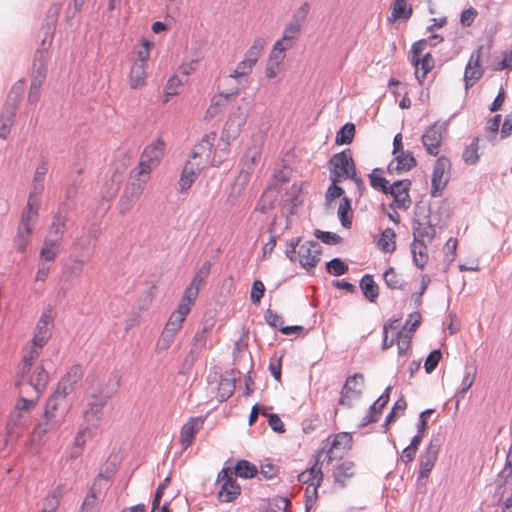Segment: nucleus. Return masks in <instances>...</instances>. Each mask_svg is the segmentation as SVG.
Returning <instances> with one entry per match:
<instances>
[{"instance_id": "28", "label": "nucleus", "mask_w": 512, "mask_h": 512, "mask_svg": "<svg viewBox=\"0 0 512 512\" xmlns=\"http://www.w3.org/2000/svg\"><path fill=\"white\" fill-rule=\"evenodd\" d=\"M39 211V198L29 194L26 208L24 209L21 217L20 226L33 229V224L36 222Z\"/></svg>"}, {"instance_id": "64", "label": "nucleus", "mask_w": 512, "mask_h": 512, "mask_svg": "<svg viewBox=\"0 0 512 512\" xmlns=\"http://www.w3.org/2000/svg\"><path fill=\"white\" fill-rule=\"evenodd\" d=\"M174 337H175L174 334H172L166 330H163L160 337L158 338V340L156 342V351L161 352V351H165L168 348H170V346L172 345V343L174 341Z\"/></svg>"}, {"instance_id": "7", "label": "nucleus", "mask_w": 512, "mask_h": 512, "mask_svg": "<svg viewBox=\"0 0 512 512\" xmlns=\"http://www.w3.org/2000/svg\"><path fill=\"white\" fill-rule=\"evenodd\" d=\"M450 171V160L444 156L439 157L436 160L431 180V195L433 197L440 196L445 189L450 179Z\"/></svg>"}, {"instance_id": "51", "label": "nucleus", "mask_w": 512, "mask_h": 512, "mask_svg": "<svg viewBox=\"0 0 512 512\" xmlns=\"http://www.w3.org/2000/svg\"><path fill=\"white\" fill-rule=\"evenodd\" d=\"M234 474L242 478H251L257 474V468L249 461L240 460L235 466Z\"/></svg>"}, {"instance_id": "56", "label": "nucleus", "mask_w": 512, "mask_h": 512, "mask_svg": "<svg viewBox=\"0 0 512 512\" xmlns=\"http://www.w3.org/2000/svg\"><path fill=\"white\" fill-rule=\"evenodd\" d=\"M64 231H65L64 220H62L61 218H56L51 224L47 238L61 244Z\"/></svg>"}, {"instance_id": "52", "label": "nucleus", "mask_w": 512, "mask_h": 512, "mask_svg": "<svg viewBox=\"0 0 512 512\" xmlns=\"http://www.w3.org/2000/svg\"><path fill=\"white\" fill-rule=\"evenodd\" d=\"M382 173L383 171L381 169H374L371 174H369L370 184L374 189L388 193V181L382 176Z\"/></svg>"}, {"instance_id": "4", "label": "nucleus", "mask_w": 512, "mask_h": 512, "mask_svg": "<svg viewBox=\"0 0 512 512\" xmlns=\"http://www.w3.org/2000/svg\"><path fill=\"white\" fill-rule=\"evenodd\" d=\"M265 45L266 42L263 38L255 39L246 51L244 58L229 73V77L238 82H240L242 79H247L251 75L255 65L260 59Z\"/></svg>"}, {"instance_id": "27", "label": "nucleus", "mask_w": 512, "mask_h": 512, "mask_svg": "<svg viewBox=\"0 0 512 512\" xmlns=\"http://www.w3.org/2000/svg\"><path fill=\"white\" fill-rule=\"evenodd\" d=\"M391 387H387L385 392L379 396V398L373 403V405L370 407L369 413L364 417L362 425H368L370 423L377 422L382 414L383 408L387 405L389 402V393H390Z\"/></svg>"}, {"instance_id": "3", "label": "nucleus", "mask_w": 512, "mask_h": 512, "mask_svg": "<svg viewBox=\"0 0 512 512\" xmlns=\"http://www.w3.org/2000/svg\"><path fill=\"white\" fill-rule=\"evenodd\" d=\"M329 171L331 182L351 179L359 188L363 186V181L357 174L356 165L349 149L332 156L329 161Z\"/></svg>"}, {"instance_id": "43", "label": "nucleus", "mask_w": 512, "mask_h": 512, "mask_svg": "<svg viewBox=\"0 0 512 512\" xmlns=\"http://www.w3.org/2000/svg\"><path fill=\"white\" fill-rule=\"evenodd\" d=\"M479 142V137H474L471 143L464 148L462 158L467 165H475L479 161Z\"/></svg>"}, {"instance_id": "57", "label": "nucleus", "mask_w": 512, "mask_h": 512, "mask_svg": "<svg viewBox=\"0 0 512 512\" xmlns=\"http://www.w3.org/2000/svg\"><path fill=\"white\" fill-rule=\"evenodd\" d=\"M32 228L28 227H22L19 226L17 237L15 239V245L17 247V250L20 252H24L29 241H30V235L32 233Z\"/></svg>"}, {"instance_id": "42", "label": "nucleus", "mask_w": 512, "mask_h": 512, "mask_svg": "<svg viewBox=\"0 0 512 512\" xmlns=\"http://www.w3.org/2000/svg\"><path fill=\"white\" fill-rule=\"evenodd\" d=\"M301 31H302V28L300 26H297L291 22H288L284 28L282 37L277 41L284 44L286 47L292 48L295 41L300 36Z\"/></svg>"}, {"instance_id": "19", "label": "nucleus", "mask_w": 512, "mask_h": 512, "mask_svg": "<svg viewBox=\"0 0 512 512\" xmlns=\"http://www.w3.org/2000/svg\"><path fill=\"white\" fill-rule=\"evenodd\" d=\"M239 94V90L232 93H218L215 94L210 101L208 108L205 111L204 118L212 120L224 111L230 100Z\"/></svg>"}, {"instance_id": "9", "label": "nucleus", "mask_w": 512, "mask_h": 512, "mask_svg": "<svg viewBox=\"0 0 512 512\" xmlns=\"http://www.w3.org/2000/svg\"><path fill=\"white\" fill-rule=\"evenodd\" d=\"M58 410V401L56 397H51L45 404L42 420L35 425L33 435L41 438L48 432L55 429L58 425L56 411Z\"/></svg>"}, {"instance_id": "13", "label": "nucleus", "mask_w": 512, "mask_h": 512, "mask_svg": "<svg viewBox=\"0 0 512 512\" xmlns=\"http://www.w3.org/2000/svg\"><path fill=\"white\" fill-rule=\"evenodd\" d=\"M483 48V46L478 47L470 55L464 72L466 89L472 87L483 76L484 70L481 66Z\"/></svg>"}, {"instance_id": "32", "label": "nucleus", "mask_w": 512, "mask_h": 512, "mask_svg": "<svg viewBox=\"0 0 512 512\" xmlns=\"http://www.w3.org/2000/svg\"><path fill=\"white\" fill-rule=\"evenodd\" d=\"M412 13L413 8L411 4H409V0H395L388 20L395 22L400 18L409 19Z\"/></svg>"}, {"instance_id": "18", "label": "nucleus", "mask_w": 512, "mask_h": 512, "mask_svg": "<svg viewBox=\"0 0 512 512\" xmlns=\"http://www.w3.org/2000/svg\"><path fill=\"white\" fill-rule=\"evenodd\" d=\"M146 184L147 183L136 180L135 178L131 179V181L125 187L123 196L120 201L122 213L127 212L131 208L132 203L140 198Z\"/></svg>"}, {"instance_id": "2", "label": "nucleus", "mask_w": 512, "mask_h": 512, "mask_svg": "<svg viewBox=\"0 0 512 512\" xmlns=\"http://www.w3.org/2000/svg\"><path fill=\"white\" fill-rule=\"evenodd\" d=\"M247 119L248 111L242 106H237L229 114L222 128L220 142L217 146H215V156L221 145H223V147L220 148L222 154H228L231 143L240 136L242 128L245 126Z\"/></svg>"}, {"instance_id": "39", "label": "nucleus", "mask_w": 512, "mask_h": 512, "mask_svg": "<svg viewBox=\"0 0 512 512\" xmlns=\"http://www.w3.org/2000/svg\"><path fill=\"white\" fill-rule=\"evenodd\" d=\"M98 482H99V477L93 482L91 488L89 489L87 495L85 496L80 512H97V506H98L97 485H98Z\"/></svg>"}, {"instance_id": "34", "label": "nucleus", "mask_w": 512, "mask_h": 512, "mask_svg": "<svg viewBox=\"0 0 512 512\" xmlns=\"http://www.w3.org/2000/svg\"><path fill=\"white\" fill-rule=\"evenodd\" d=\"M46 59H47V51L46 50H37L35 53V62L34 66L36 67L32 73V79L35 81H39V84H42L46 77Z\"/></svg>"}, {"instance_id": "10", "label": "nucleus", "mask_w": 512, "mask_h": 512, "mask_svg": "<svg viewBox=\"0 0 512 512\" xmlns=\"http://www.w3.org/2000/svg\"><path fill=\"white\" fill-rule=\"evenodd\" d=\"M55 315L56 311L53 306L49 305L43 310L32 338V340L38 342L39 345H45L50 339Z\"/></svg>"}, {"instance_id": "63", "label": "nucleus", "mask_w": 512, "mask_h": 512, "mask_svg": "<svg viewBox=\"0 0 512 512\" xmlns=\"http://www.w3.org/2000/svg\"><path fill=\"white\" fill-rule=\"evenodd\" d=\"M265 286L261 280H255L252 284L250 299L255 305L260 304L261 299L264 296Z\"/></svg>"}, {"instance_id": "11", "label": "nucleus", "mask_w": 512, "mask_h": 512, "mask_svg": "<svg viewBox=\"0 0 512 512\" xmlns=\"http://www.w3.org/2000/svg\"><path fill=\"white\" fill-rule=\"evenodd\" d=\"M364 385V376L361 373H355L349 376L341 390L339 404L350 407L352 403L360 397Z\"/></svg>"}, {"instance_id": "46", "label": "nucleus", "mask_w": 512, "mask_h": 512, "mask_svg": "<svg viewBox=\"0 0 512 512\" xmlns=\"http://www.w3.org/2000/svg\"><path fill=\"white\" fill-rule=\"evenodd\" d=\"M155 168V165L147 163L146 160L141 158L138 165L132 170V178L147 183L150 180V174L152 170Z\"/></svg>"}, {"instance_id": "61", "label": "nucleus", "mask_w": 512, "mask_h": 512, "mask_svg": "<svg viewBox=\"0 0 512 512\" xmlns=\"http://www.w3.org/2000/svg\"><path fill=\"white\" fill-rule=\"evenodd\" d=\"M412 335L405 331H399L397 333V347L399 355H404L410 348Z\"/></svg>"}, {"instance_id": "50", "label": "nucleus", "mask_w": 512, "mask_h": 512, "mask_svg": "<svg viewBox=\"0 0 512 512\" xmlns=\"http://www.w3.org/2000/svg\"><path fill=\"white\" fill-rule=\"evenodd\" d=\"M355 136V125L345 124L336 134L335 142L338 145L350 144Z\"/></svg>"}, {"instance_id": "60", "label": "nucleus", "mask_w": 512, "mask_h": 512, "mask_svg": "<svg viewBox=\"0 0 512 512\" xmlns=\"http://www.w3.org/2000/svg\"><path fill=\"white\" fill-rule=\"evenodd\" d=\"M327 271L334 276H341L348 271V265L341 259L334 258L327 263Z\"/></svg>"}, {"instance_id": "48", "label": "nucleus", "mask_w": 512, "mask_h": 512, "mask_svg": "<svg viewBox=\"0 0 512 512\" xmlns=\"http://www.w3.org/2000/svg\"><path fill=\"white\" fill-rule=\"evenodd\" d=\"M308 185L309 184L307 181H299V182H295L291 185L290 191H289L290 198L288 199V201H290V203L293 207H296L302 203V201H303L302 195H303L304 191L308 188Z\"/></svg>"}, {"instance_id": "29", "label": "nucleus", "mask_w": 512, "mask_h": 512, "mask_svg": "<svg viewBox=\"0 0 512 512\" xmlns=\"http://www.w3.org/2000/svg\"><path fill=\"white\" fill-rule=\"evenodd\" d=\"M189 313L190 312L187 311L186 307H177L176 310L170 315L164 330L176 335L181 330L183 323Z\"/></svg>"}, {"instance_id": "55", "label": "nucleus", "mask_w": 512, "mask_h": 512, "mask_svg": "<svg viewBox=\"0 0 512 512\" xmlns=\"http://www.w3.org/2000/svg\"><path fill=\"white\" fill-rule=\"evenodd\" d=\"M395 155V160L397 162L396 168L398 170L408 171L416 165V160L411 153L401 151Z\"/></svg>"}, {"instance_id": "38", "label": "nucleus", "mask_w": 512, "mask_h": 512, "mask_svg": "<svg viewBox=\"0 0 512 512\" xmlns=\"http://www.w3.org/2000/svg\"><path fill=\"white\" fill-rule=\"evenodd\" d=\"M413 235L414 239H420L431 241L435 236V228L429 223V221L421 222L416 220L413 223Z\"/></svg>"}, {"instance_id": "26", "label": "nucleus", "mask_w": 512, "mask_h": 512, "mask_svg": "<svg viewBox=\"0 0 512 512\" xmlns=\"http://www.w3.org/2000/svg\"><path fill=\"white\" fill-rule=\"evenodd\" d=\"M148 66L132 63L128 74L129 86L131 89H140L147 83Z\"/></svg>"}, {"instance_id": "59", "label": "nucleus", "mask_w": 512, "mask_h": 512, "mask_svg": "<svg viewBox=\"0 0 512 512\" xmlns=\"http://www.w3.org/2000/svg\"><path fill=\"white\" fill-rule=\"evenodd\" d=\"M383 278L387 286L391 289H401L403 286V280L399 277L394 268H389L385 271Z\"/></svg>"}, {"instance_id": "8", "label": "nucleus", "mask_w": 512, "mask_h": 512, "mask_svg": "<svg viewBox=\"0 0 512 512\" xmlns=\"http://www.w3.org/2000/svg\"><path fill=\"white\" fill-rule=\"evenodd\" d=\"M108 397L103 393H93L89 396L83 418L87 425L97 426L103 417L104 407Z\"/></svg>"}, {"instance_id": "35", "label": "nucleus", "mask_w": 512, "mask_h": 512, "mask_svg": "<svg viewBox=\"0 0 512 512\" xmlns=\"http://www.w3.org/2000/svg\"><path fill=\"white\" fill-rule=\"evenodd\" d=\"M91 435L92 432L88 426L79 429L74 438L73 447L70 453L71 458L76 459L82 454L86 440L87 438H90Z\"/></svg>"}, {"instance_id": "12", "label": "nucleus", "mask_w": 512, "mask_h": 512, "mask_svg": "<svg viewBox=\"0 0 512 512\" xmlns=\"http://www.w3.org/2000/svg\"><path fill=\"white\" fill-rule=\"evenodd\" d=\"M297 254L300 265L306 270H311L321 259V245L316 241H307L299 247Z\"/></svg>"}, {"instance_id": "22", "label": "nucleus", "mask_w": 512, "mask_h": 512, "mask_svg": "<svg viewBox=\"0 0 512 512\" xmlns=\"http://www.w3.org/2000/svg\"><path fill=\"white\" fill-rule=\"evenodd\" d=\"M45 345H39L38 342L31 340L26 344L23 350L22 362L19 368V374L24 377L32 368V364L39 357L42 348Z\"/></svg>"}, {"instance_id": "53", "label": "nucleus", "mask_w": 512, "mask_h": 512, "mask_svg": "<svg viewBox=\"0 0 512 512\" xmlns=\"http://www.w3.org/2000/svg\"><path fill=\"white\" fill-rule=\"evenodd\" d=\"M59 246L60 243L46 238L40 252V257L46 261L54 260L58 253Z\"/></svg>"}, {"instance_id": "30", "label": "nucleus", "mask_w": 512, "mask_h": 512, "mask_svg": "<svg viewBox=\"0 0 512 512\" xmlns=\"http://www.w3.org/2000/svg\"><path fill=\"white\" fill-rule=\"evenodd\" d=\"M411 252L414 264L418 268L423 269L429 260L428 247L425 242L420 239H414L411 245Z\"/></svg>"}, {"instance_id": "25", "label": "nucleus", "mask_w": 512, "mask_h": 512, "mask_svg": "<svg viewBox=\"0 0 512 512\" xmlns=\"http://www.w3.org/2000/svg\"><path fill=\"white\" fill-rule=\"evenodd\" d=\"M165 148V142L158 138L144 149L141 158L157 167L165 154Z\"/></svg>"}, {"instance_id": "40", "label": "nucleus", "mask_w": 512, "mask_h": 512, "mask_svg": "<svg viewBox=\"0 0 512 512\" xmlns=\"http://www.w3.org/2000/svg\"><path fill=\"white\" fill-rule=\"evenodd\" d=\"M360 287L363 291L364 296L370 301L374 302L379 296L378 285L373 280V277L366 274L362 277Z\"/></svg>"}, {"instance_id": "58", "label": "nucleus", "mask_w": 512, "mask_h": 512, "mask_svg": "<svg viewBox=\"0 0 512 512\" xmlns=\"http://www.w3.org/2000/svg\"><path fill=\"white\" fill-rule=\"evenodd\" d=\"M291 49L290 47H286L284 44L276 41L273 45V48L270 52L268 61L273 63L281 64L285 59V51Z\"/></svg>"}, {"instance_id": "5", "label": "nucleus", "mask_w": 512, "mask_h": 512, "mask_svg": "<svg viewBox=\"0 0 512 512\" xmlns=\"http://www.w3.org/2000/svg\"><path fill=\"white\" fill-rule=\"evenodd\" d=\"M351 446L352 435L347 432H340L329 436L318 452H322V455L325 453L328 462H332L335 459H341L351 449Z\"/></svg>"}, {"instance_id": "6", "label": "nucleus", "mask_w": 512, "mask_h": 512, "mask_svg": "<svg viewBox=\"0 0 512 512\" xmlns=\"http://www.w3.org/2000/svg\"><path fill=\"white\" fill-rule=\"evenodd\" d=\"M48 373L46 370L38 365L36 366L33 371H30L27 375L22 377L18 373V380L16 381V385L18 386V382L23 383L25 396L29 395L28 389H32V394L30 395V398L39 400L40 394L46 387L48 383Z\"/></svg>"}, {"instance_id": "20", "label": "nucleus", "mask_w": 512, "mask_h": 512, "mask_svg": "<svg viewBox=\"0 0 512 512\" xmlns=\"http://www.w3.org/2000/svg\"><path fill=\"white\" fill-rule=\"evenodd\" d=\"M215 140V132L205 134L201 138V140L194 146L191 158L197 161H203V163L205 164L211 156Z\"/></svg>"}, {"instance_id": "41", "label": "nucleus", "mask_w": 512, "mask_h": 512, "mask_svg": "<svg viewBox=\"0 0 512 512\" xmlns=\"http://www.w3.org/2000/svg\"><path fill=\"white\" fill-rule=\"evenodd\" d=\"M415 67V76L420 84H422L427 74L434 68V58L430 53H426L420 58L418 66Z\"/></svg>"}, {"instance_id": "45", "label": "nucleus", "mask_w": 512, "mask_h": 512, "mask_svg": "<svg viewBox=\"0 0 512 512\" xmlns=\"http://www.w3.org/2000/svg\"><path fill=\"white\" fill-rule=\"evenodd\" d=\"M333 475L336 482L342 486L345 485L346 480L354 475V463L351 461L341 463L335 468Z\"/></svg>"}, {"instance_id": "36", "label": "nucleus", "mask_w": 512, "mask_h": 512, "mask_svg": "<svg viewBox=\"0 0 512 512\" xmlns=\"http://www.w3.org/2000/svg\"><path fill=\"white\" fill-rule=\"evenodd\" d=\"M199 290L200 287L198 278L196 280H192L190 285L185 289L177 307L184 306L187 308V311L190 312L195 300L197 299Z\"/></svg>"}, {"instance_id": "21", "label": "nucleus", "mask_w": 512, "mask_h": 512, "mask_svg": "<svg viewBox=\"0 0 512 512\" xmlns=\"http://www.w3.org/2000/svg\"><path fill=\"white\" fill-rule=\"evenodd\" d=\"M204 166L203 161H197L193 158H190L185 164L180 180L179 185L182 191L187 190L191 187L193 182L196 180L198 175L200 174L202 168Z\"/></svg>"}, {"instance_id": "23", "label": "nucleus", "mask_w": 512, "mask_h": 512, "mask_svg": "<svg viewBox=\"0 0 512 512\" xmlns=\"http://www.w3.org/2000/svg\"><path fill=\"white\" fill-rule=\"evenodd\" d=\"M322 452H317L315 463L309 468L298 475V481L304 484H311L321 486L323 482L322 465Z\"/></svg>"}, {"instance_id": "44", "label": "nucleus", "mask_w": 512, "mask_h": 512, "mask_svg": "<svg viewBox=\"0 0 512 512\" xmlns=\"http://www.w3.org/2000/svg\"><path fill=\"white\" fill-rule=\"evenodd\" d=\"M396 234L393 229H385L378 241V248L385 253H392L396 249Z\"/></svg>"}, {"instance_id": "54", "label": "nucleus", "mask_w": 512, "mask_h": 512, "mask_svg": "<svg viewBox=\"0 0 512 512\" xmlns=\"http://www.w3.org/2000/svg\"><path fill=\"white\" fill-rule=\"evenodd\" d=\"M310 12V5L308 2H303L293 13L292 18L289 22L303 28L308 14Z\"/></svg>"}, {"instance_id": "15", "label": "nucleus", "mask_w": 512, "mask_h": 512, "mask_svg": "<svg viewBox=\"0 0 512 512\" xmlns=\"http://www.w3.org/2000/svg\"><path fill=\"white\" fill-rule=\"evenodd\" d=\"M440 451L437 440H431L423 455L420 457L419 479H426L434 468Z\"/></svg>"}, {"instance_id": "37", "label": "nucleus", "mask_w": 512, "mask_h": 512, "mask_svg": "<svg viewBox=\"0 0 512 512\" xmlns=\"http://www.w3.org/2000/svg\"><path fill=\"white\" fill-rule=\"evenodd\" d=\"M15 118V108L6 107L0 115V138L6 139L11 131Z\"/></svg>"}, {"instance_id": "31", "label": "nucleus", "mask_w": 512, "mask_h": 512, "mask_svg": "<svg viewBox=\"0 0 512 512\" xmlns=\"http://www.w3.org/2000/svg\"><path fill=\"white\" fill-rule=\"evenodd\" d=\"M262 153V144L261 142L253 143L251 146L247 147L242 160L241 164L244 168L247 170H253L255 165L260 160Z\"/></svg>"}, {"instance_id": "16", "label": "nucleus", "mask_w": 512, "mask_h": 512, "mask_svg": "<svg viewBox=\"0 0 512 512\" xmlns=\"http://www.w3.org/2000/svg\"><path fill=\"white\" fill-rule=\"evenodd\" d=\"M202 417H190L181 427L179 443L183 449H187L195 440L196 434L203 428Z\"/></svg>"}, {"instance_id": "49", "label": "nucleus", "mask_w": 512, "mask_h": 512, "mask_svg": "<svg viewBox=\"0 0 512 512\" xmlns=\"http://www.w3.org/2000/svg\"><path fill=\"white\" fill-rule=\"evenodd\" d=\"M154 43L146 38L141 39V48L137 50L136 56L132 63L144 64L148 66V60L150 58V51L153 48Z\"/></svg>"}, {"instance_id": "17", "label": "nucleus", "mask_w": 512, "mask_h": 512, "mask_svg": "<svg viewBox=\"0 0 512 512\" xmlns=\"http://www.w3.org/2000/svg\"><path fill=\"white\" fill-rule=\"evenodd\" d=\"M410 186L409 180L396 181L389 186L388 193L393 196L394 204L398 209L406 210L411 206Z\"/></svg>"}, {"instance_id": "62", "label": "nucleus", "mask_w": 512, "mask_h": 512, "mask_svg": "<svg viewBox=\"0 0 512 512\" xmlns=\"http://www.w3.org/2000/svg\"><path fill=\"white\" fill-rule=\"evenodd\" d=\"M501 122V115L491 118L485 127L486 137L489 141L495 140Z\"/></svg>"}, {"instance_id": "24", "label": "nucleus", "mask_w": 512, "mask_h": 512, "mask_svg": "<svg viewBox=\"0 0 512 512\" xmlns=\"http://www.w3.org/2000/svg\"><path fill=\"white\" fill-rule=\"evenodd\" d=\"M442 142L441 127L434 124L430 126L422 136V143L430 155L436 156L439 153Z\"/></svg>"}, {"instance_id": "1", "label": "nucleus", "mask_w": 512, "mask_h": 512, "mask_svg": "<svg viewBox=\"0 0 512 512\" xmlns=\"http://www.w3.org/2000/svg\"><path fill=\"white\" fill-rule=\"evenodd\" d=\"M24 386L23 383L18 382L19 398L6 424V433L10 440L18 439L27 428L31 412L38 402L37 399L25 396Z\"/></svg>"}, {"instance_id": "47", "label": "nucleus", "mask_w": 512, "mask_h": 512, "mask_svg": "<svg viewBox=\"0 0 512 512\" xmlns=\"http://www.w3.org/2000/svg\"><path fill=\"white\" fill-rule=\"evenodd\" d=\"M352 215L351 201L347 197L342 198L338 207V217L345 228H350Z\"/></svg>"}, {"instance_id": "33", "label": "nucleus", "mask_w": 512, "mask_h": 512, "mask_svg": "<svg viewBox=\"0 0 512 512\" xmlns=\"http://www.w3.org/2000/svg\"><path fill=\"white\" fill-rule=\"evenodd\" d=\"M48 171V165L45 162H42L40 165H38L35 169L33 179H32V188L30 191V194H33V196L39 198L40 194L44 190V180L45 175Z\"/></svg>"}, {"instance_id": "14", "label": "nucleus", "mask_w": 512, "mask_h": 512, "mask_svg": "<svg viewBox=\"0 0 512 512\" xmlns=\"http://www.w3.org/2000/svg\"><path fill=\"white\" fill-rule=\"evenodd\" d=\"M219 479L223 481L222 487L218 492V498L221 502H231L240 494V486L233 477V472L229 468H224L219 474Z\"/></svg>"}]
</instances>
